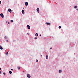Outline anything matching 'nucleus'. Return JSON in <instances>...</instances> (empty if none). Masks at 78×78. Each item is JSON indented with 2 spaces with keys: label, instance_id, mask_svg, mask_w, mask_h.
Here are the masks:
<instances>
[{
  "label": "nucleus",
  "instance_id": "obj_34",
  "mask_svg": "<svg viewBox=\"0 0 78 78\" xmlns=\"http://www.w3.org/2000/svg\"><path fill=\"white\" fill-rule=\"evenodd\" d=\"M7 67H8V66H7Z\"/></svg>",
  "mask_w": 78,
  "mask_h": 78
},
{
  "label": "nucleus",
  "instance_id": "obj_26",
  "mask_svg": "<svg viewBox=\"0 0 78 78\" xmlns=\"http://www.w3.org/2000/svg\"><path fill=\"white\" fill-rule=\"evenodd\" d=\"M6 42H9V41H8V40H7L6 41Z\"/></svg>",
  "mask_w": 78,
  "mask_h": 78
},
{
  "label": "nucleus",
  "instance_id": "obj_2",
  "mask_svg": "<svg viewBox=\"0 0 78 78\" xmlns=\"http://www.w3.org/2000/svg\"><path fill=\"white\" fill-rule=\"evenodd\" d=\"M0 16H1L2 17V18H3V17H4V16L3 15V13H2L0 14Z\"/></svg>",
  "mask_w": 78,
  "mask_h": 78
},
{
  "label": "nucleus",
  "instance_id": "obj_23",
  "mask_svg": "<svg viewBox=\"0 0 78 78\" xmlns=\"http://www.w3.org/2000/svg\"><path fill=\"white\" fill-rule=\"evenodd\" d=\"M8 52H7L6 53V55H8Z\"/></svg>",
  "mask_w": 78,
  "mask_h": 78
},
{
  "label": "nucleus",
  "instance_id": "obj_18",
  "mask_svg": "<svg viewBox=\"0 0 78 78\" xmlns=\"http://www.w3.org/2000/svg\"><path fill=\"white\" fill-rule=\"evenodd\" d=\"M37 39V37H35V38H34V39Z\"/></svg>",
  "mask_w": 78,
  "mask_h": 78
},
{
  "label": "nucleus",
  "instance_id": "obj_3",
  "mask_svg": "<svg viewBox=\"0 0 78 78\" xmlns=\"http://www.w3.org/2000/svg\"><path fill=\"white\" fill-rule=\"evenodd\" d=\"M27 77L29 78H30V77H31V76H30V74L27 75Z\"/></svg>",
  "mask_w": 78,
  "mask_h": 78
},
{
  "label": "nucleus",
  "instance_id": "obj_28",
  "mask_svg": "<svg viewBox=\"0 0 78 78\" xmlns=\"http://www.w3.org/2000/svg\"><path fill=\"white\" fill-rule=\"evenodd\" d=\"M11 70H13V69H11Z\"/></svg>",
  "mask_w": 78,
  "mask_h": 78
},
{
  "label": "nucleus",
  "instance_id": "obj_25",
  "mask_svg": "<svg viewBox=\"0 0 78 78\" xmlns=\"http://www.w3.org/2000/svg\"><path fill=\"white\" fill-rule=\"evenodd\" d=\"M50 50H51V49H52V48H50Z\"/></svg>",
  "mask_w": 78,
  "mask_h": 78
},
{
  "label": "nucleus",
  "instance_id": "obj_24",
  "mask_svg": "<svg viewBox=\"0 0 78 78\" xmlns=\"http://www.w3.org/2000/svg\"><path fill=\"white\" fill-rule=\"evenodd\" d=\"M2 3V2L1 1H0V4H1Z\"/></svg>",
  "mask_w": 78,
  "mask_h": 78
},
{
  "label": "nucleus",
  "instance_id": "obj_33",
  "mask_svg": "<svg viewBox=\"0 0 78 78\" xmlns=\"http://www.w3.org/2000/svg\"><path fill=\"white\" fill-rule=\"evenodd\" d=\"M40 36H41V35H40Z\"/></svg>",
  "mask_w": 78,
  "mask_h": 78
},
{
  "label": "nucleus",
  "instance_id": "obj_19",
  "mask_svg": "<svg viewBox=\"0 0 78 78\" xmlns=\"http://www.w3.org/2000/svg\"><path fill=\"white\" fill-rule=\"evenodd\" d=\"M77 8L76 6H74V8Z\"/></svg>",
  "mask_w": 78,
  "mask_h": 78
},
{
  "label": "nucleus",
  "instance_id": "obj_5",
  "mask_svg": "<svg viewBox=\"0 0 78 78\" xmlns=\"http://www.w3.org/2000/svg\"><path fill=\"white\" fill-rule=\"evenodd\" d=\"M46 25H50V23H49L47 22V23H46Z\"/></svg>",
  "mask_w": 78,
  "mask_h": 78
},
{
  "label": "nucleus",
  "instance_id": "obj_17",
  "mask_svg": "<svg viewBox=\"0 0 78 78\" xmlns=\"http://www.w3.org/2000/svg\"><path fill=\"white\" fill-rule=\"evenodd\" d=\"M4 38H5V39H6V38H7V37H6V36H5V37H4Z\"/></svg>",
  "mask_w": 78,
  "mask_h": 78
},
{
  "label": "nucleus",
  "instance_id": "obj_16",
  "mask_svg": "<svg viewBox=\"0 0 78 78\" xmlns=\"http://www.w3.org/2000/svg\"><path fill=\"white\" fill-rule=\"evenodd\" d=\"M11 22H13V20H11L10 21Z\"/></svg>",
  "mask_w": 78,
  "mask_h": 78
},
{
  "label": "nucleus",
  "instance_id": "obj_12",
  "mask_svg": "<svg viewBox=\"0 0 78 78\" xmlns=\"http://www.w3.org/2000/svg\"><path fill=\"white\" fill-rule=\"evenodd\" d=\"M17 69H18V70H19L20 69V67L18 66L17 67Z\"/></svg>",
  "mask_w": 78,
  "mask_h": 78
},
{
  "label": "nucleus",
  "instance_id": "obj_22",
  "mask_svg": "<svg viewBox=\"0 0 78 78\" xmlns=\"http://www.w3.org/2000/svg\"><path fill=\"white\" fill-rule=\"evenodd\" d=\"M27 35H28V36L29 35V34L27 33Z\"/></svg>",
  "mask_w": 78,
  "mask_h": 78
},
{
  "label": "nucleus",
  "instance_id": "obj_9",
  "mask_svg": "<svg viewBox=\"0 0 78 78\" xmlns=\"http://www.w3.org/2000/svg\"><path fill=\"white\" fill-rule=\"evenodd\" d=\"M0 48L1 50H3V48L2 47V46L0 45Z\"/></svg>",
  "mask_w": 78,
  "mask_h": 78
},
{
  "label": "nucleus",
  "instance_id": "obj_13",
  "mask_svg": "<svg viewBox=\"0 0 78 78\" xmlns=\"http://www.w3.org/2000/svg\"><path fill=\"white\" fill-rule=\"evenodd\" d=\"M37 11H39V9L37 8Z\"/></svg>",
  "mask_w": 78,
  "mask_h": 78
},
{
  "label": "nucleus",
  "instance_id": "obj_6",
  "mask_svg": "<svg viewBox=\"0 0 78 78\" xmlns=\"http://www.w3.org/2000/svg\"><path fill=\"white\" fill-rule=\"evenodd\" d=\"M25 5L26 6H28V2H26L25 3Z\"/></svg>",
  "mask_w": 78,
  "mask_h": 78
},
{
  "label": "nucleus",
  "instance_id": "obj_31",
  "mask_svg": "<svg viewBox=\"0 0 78 78\" xmlns=\"http://www.w3.org/2000/svg\"><path fill=\"white\" fill-rule=\"evenodd\" d=\"M1 70V68H0V70Z\"/></svg>",
  "mask_w": 78,
  "mask_h": 78
},
{
  "label": "nucleus",
  "instance_id": "obj_11",
  "mask_svg": "<svg viewBox=\"0 0 78 78\" xmlns=\"http://www.w3.org/2000/svg\"><path fill=\"white\" fill-rule=\"evenodd\" d=\"M62 72V71L61 70H59V73H61Z\"/></svg>",
  "mask_w": 78,
  "mask_h": 78
},
{
  "label": "nucleus",
  "instance_id": "obj_15",
  "mask_svg": "<svg viewBox=\"0 0 78 78\" xmlns=\"http://www.w3.org/2000/svg\"><path fill=\"white\" fill-rule=\"evenodd\" d=\"M61 28V26H59L58 28L60 29Z\"/></svg>",
  "mask_w": 78,
  "mask_h": 78
},
{
  "label": "nucleus",
  "instance_id": "obj_7",
  "mask_svg": "<svg viewBox=\"0 0 78 78\" xmlns=\"http://www.w3.org/2000/svg\"><path fill=\"white\" fill-rule=\"evenodd\" d=\"M8 11L9 12H10V13L11 12V9H9L8 10Z\"/></svg>",
  "mask_w": 78,
  "mask_h": 78
},
{
  "label": "nucleus",
  "instance_id": "obj_14",
  "mask_svg": "<svg viewBox=\"0 0 78 78\" xmlns=\"http://www.w3.org/2000/svg\"><path fill=\"white\" fill-rule=\"evenodd\" d=\"M9 73H10V74H11V73H12V72L11 71H10L9 72Z\"/></svg>",
  "mask_w": 78,
  "mask_h": 78
},
{
  "label": "nucleus",
  "instance_id": "obj_30",
  "mask_svg": "<svg viewBox=\"0 0 78 78\" xmlns=\"http://www.w3.org/2000/svg\"><path fill=\"white\" fill-rule=\"evenodd\" d=\"M0 74H1V71H0Z\"/></svg>",
  "mask_w": 78,
  "mask_h": 78
},
{
  "label": "nucleus",
  "instance_id": "obj_10",
  "mask_svg": "<svg viewBox=\"0 0 78 78\" xmlns=\"http://www.w3.org/2000/svg\"><path fill=\"white\" fill-rule=\"evenodd\" d=\"M35 36H37V37L38 36V34H37V33H36V34H35Z\"/></svg>",
  "mask_w": 78,
  "mask_h": 78
},
{
  "label": "nucleus",
  "instance_id": "obj_32",
  "mask_svg": "<svg viewBox=\"0 0 78 78\" xmlns=\"http://www.w3.org/2000/svg\"><path fill=\"white\" fill-rule=\"evenodd\" d=\"M11 12H12V10H11Z\"/></svg>",
  "mask_w": 78,
  "mask_h": 78
},
{
  "label": "nucleus",
  "instance_id": "obj_20",
  "mask_svg": "<svg viewBox=\"0 0 78 78\" xmlns=\"http://www.w3.org/2000/svg\"><path fill=\"white\" fill-rule=\"evenodd\" d=\"M36 62H38V60L37 59L36 60Z\"/></svg>",
  "mask_w": 78,
  "mask_h": 78
},
{
  "label": "nucleus",
  "instance_id": "obj_27",
  "mask_svg": "<svg viewBox=\"0 0 78 78\" xmlns=\"http://www.w3.org/2000/svg\"><path fill=\"white\" fill-rule=\"evenodd\" d=\"M37 12H38V13H39V11H37Z\"/></svg>",
  "mask_w": 78,
  "mask_h": 78
},
{
  "label": "nucleus",
  "instance_id": "obj_29",
  "mask_svg": "<svg viewBox=\"0 0 78 78\" xmlns=\"http://www.w3.org/2000/svg\"><path fill=\"white\" fill-rule=\"evenodd\" d=\"M8 24H9V22L8 23Z\"/></svg>",
  "mask_w": 78,
  "mask_h": 78
},
{
  "label": "nucleus",
  "instance_id": "obj_4",
  "mask_svg": "<svg viewBox=\"0 0 78 78\" xmlns=\"http://www.w3.org/2000/svg\"><path fill=\"white\" fill-rule=\"evenodd\" d=\"M22 12L23 14H25V12L24 11V10H22Z\"/></svg>",
  "mask_w": 78,
  "mask_h": 78
},
{
  "label": "nucleus",
  "instance_id": "obj_1",
  "mask_svg": "<svg viewBox=\"0 0 78 78\" xmlns=\"http://www.w3.org/2000/svg\"><path fill=\"white\" fill-rule=\"evenodd\" d=\"M27 27L28 30H30V25H27Z\"/></svg>",
  "mask_w": 78,
  "mask_h": 78
},
{
  "label": "nucleus",
  "instance_id": "obj_8",
  "mask_svg": "<svg viewBox=\"0 0 78 78\" xmlns=\"http://www.w3.org/2000/svg\"><path fill=\"white\" fill-rule=\"evenodd\" d=\"M46 58L47 59H48V57L47 55L46 56Z\"/></svg>",
  "mask_w": 78,
  "mask_h": 78
},
{
  "label": "nucleus",
  "instance_id": "obj_21",
  "mask_svg": "<svg viewBox=\"0 0 78 78\" xmlns=\"http://www.w3.org/2000/svg\"><path fill=\"white\" fill-rule=\"evenodd\" d=\"M3 74L4 75H5V73H3Z\"/></svg>",
  "mask_w": 78,
  "mask_h": 78
}]
</instances>
